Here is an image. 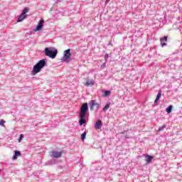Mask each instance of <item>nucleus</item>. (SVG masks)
Segmentation results:
<instances>
[{"label":"nucleus","mask_w":182,"mask_h":182,"mask_svg":"<svg viewBox=\"0 0 182 182\" xmlns=\"http://www.w3.org/2000/svg\"><path fill=\"white\" fill-rule=\"evenodd\" d=\"M87 110H89V107L87 102L82 104L80 111V125L82 126L86 123V114H87Z\"/></svg>","instance_id":"obj_1"},{"label":"nucleus","mask_w":182,"mask_h":182,"mask_svg":"<svg viewBox=\"0 0 182 182\" xmlns=\"http://www.w3.org/2000/svg\"><path fill=\"white\" fill-rule=\"evenodd\" d=\"M45 55L46 56H48V58H51V59H55L56 58V55H58V50L53 48H46Z\"/></svg>","instance_id":"obj_2"},{"label":"nucleus","mask_w":182,"mask_h":182,"mask_svg":"<svg viewBox=\"0 0 182 182\" xmlns=\"http://www.w3.org/2000/svg\"><path fill=\"white\" fill-rule=\"evenodd\" d=\"M45 65H46L45 60H40L36 65L33 66L34 73H39L42 68L45 67Z\"/></svg>","instance_id":"obj_3"},{"label":"nucleus","mask_w":182,"mask_h":182,"mask_svg":"<svg viewBox=\"0 0 182 182\" xmlns=\"http://www.w3.org/2000/svg\"><path fill=\"white\" fill-rule=\"evenodd\" d=\"M100 107V104L96 101V100H92L90 103V109L91 112H93L95 110V112H97L99 110V108Z\"/></svg>","instance_id":"obj_4"},{"label":"nucleus","mask_w":182,"mask_h":182,"mask_svg":"<svg viewBox=\"0 0 182 182\" xmlns=\"http://www.w3.org/2000/svg\"><path fill=\"white\" fill-rule=\"evenodd\" d=\"M70 56H72V53H70V49L65 50L63 52V58L62 59V61L66 63L69 62Z\"/></svg>","instance_id":"obj_5"},{"label":"nucleus","mask_w":182,"mask_h":182,"mask_svg":"<svg viewBox=\"0 0 182 182\" xmlns=\"http://www.w3.org/2000/svg\"><path fill=\"white\" fill-rule=\"evenodd\" d=\"M63 154V151H53L52 156L53 157H55V159H58L59 157L62 156V154Z\"/></svg>","instance_id":"obj_6"},{"label":"nucleus","mask_w":182,"mask_h":182,"mask_svg":"<svg viewBox=\"0 0 182 182\" xmlns=\"http://www.w3.org/2000/svg\"><path fill=\"white\" fill-rule=\"evenodd\" d=\"M42 28H43V18H41L38 23V26H36V28H35V31H41V29H42Z\"/></svg>","instance_id":"obj_7"},{"label":"nucleus","mask_w":182,"mask_h":182,"mask_svg":"<svg viewBox=\"0 0 182 182\" xmlns=\"http://www.w3.org/2000/svg\"><path fill=\"white\" fill-rule=\"evenodd\" d=\"M160 42L162 48L164 46H167V43H166L167 42V36H164L163 38H160Z\"/></svg>","instance_id":"obj_8"},{"label":"nucleus","mask_w":182,"mask_h":182,"mask_svg":"<svg viewBox=\"0 0 182 182\" xmlns=\"http://www.w3.org/2000/svg\"><path fill=\"white\" fill-rule=\"evenodd\" d=\"M95 85V81L93 80H87V82L85 83V86H93Z\"/></svg>","instance_id":"obj_9"},{"label":"nucleus","mask_w":182,"mask_h":182,"mask_svg":"<svg viewBox=\"0 0 182 182\" xmlns=\"http://www.w3.org/2000/svg\"><path fill=\"white\" fill-rule=\"evenodd\" d=\"M95 129L96 130H99V129H102V120H98L96 122Z\"/></svg>","instance_id":"obj_10"},{"label":"nucleus","mask_w":182,"mask_h":182,"mask_svg":"<svg viewBox=\"0 0 182 182\" xmlns=\"http://www.w3.org/2000/svg\"><path fill=\"white\" fill-rule=\"evenodd\" d=\"M14 155L13 156V160H16V159H18V157H21V151H14Z\"/></svg>","instance_id":"obj_11"},{"label":"nucleus","mask_w":182,"mask_h":182,"mask_svg":"<svg viewBox=\"0 0 182 182\" xmlns=\"http://www.w3.org/2000/svg\"><path fill=\"white\" fill-rule=\"evenodd\" d=\"M153 159H154V157L153 156L146 155V161L147 164H149V163H151V160H153Z\"/></svg>","instance_id":"obj_12"},{"label":"nucleus","mask_w":182,"mask_h":182,"mask_svg":"<svg viewBox=\"0 0 182 182\" xmlns=\"http://www.w3.org/2000/svg\"><path fill=\"white\" fill-rule=\"evenodd\" d=\"M28 12H29V8L26 7L23 9V19H26V14H28Z\"/></svg>","instance_id":"obj_13"},{"label":"nucleus","mask_w":182,"mask_h":182,"mask_svg":"<svg viewBox=\"0 0 182 182\" xmlns=\"http://www.w3.org/2000/svg\"><path fill=\"white\" fill-rule=\"evenodd\" d=\"M160 97H161V92H158V95H157L156 98L155 100V103H157V102H159V100H160Z\"/></svg>","instance_id":"obj_14"},{"label":"nucleus","mask_w":182,"mask_h":182,"mask_svg":"<svg viewBox=\"0 0 182 182\" xmlns=\"http://www.w3.org/2000/svg\"><path fill=\"white\" fill-rule=\"evenodd\" d=\"M171 110H173V105H169L166 109V112L168 114L171 113Z\"/></svg>","instance_id":"obj_15"},{"label":"nucleus","mask_w":182,"mask_h":182,"mask_svg":"<svg viewBox=\"0 0 182 182\" xmlns=\"http://www.w3.org/2000/svg\"><path fill=\"white\" fill-rule=\"evenodd\" d=\"M23 21V11L21 12V16L17 19V22H22Z\"/></svg>","instance_id":"obj_16"},{"label":"nucleus","mask_w":182,"mask_h":182,"mask_svg":"<svg viewBox=\"0 0 182 182\" xmlns=\"http://www.w3.org/2000/svg\"><path fill=\"white\" fill-rule=\"evenodd\" d=\"M109 107H110V104H107L103 109L104 112H107L109 109Z\"/></svg>","instance_id":"obj_17"},{"label":"nucleus","mask_w":182,"mask_h":182,"mask_svg":"<svg viewBox=\"0 0 182 182\" xmlns=\"http://www.w3.org/2000/svg\"><path fill=\"white\" fill-rule=\"evenodd\" d=\"M104 96L107 97V96H110V91H105Z\"/></svg>","instance_id":"obj_18"},{"label":"nucleus","mask_w":182,"mask_h":182,"mask_svg":"<svg viewBox=\"0 0 182 182\" xmlns=\"http://www.w3.org/2000/svg\"><path fill=\"white\" fill-rule=\"evenodd\" d=\"M166 129V125H164L159 128L158 132H163Z\"/></svg>","instance_id":"obj_19"},{"label":"nucleus","mask_w":182,"mask_h":182,"mask_svg":"<svg viewBox=\"0 0 182 182\" xmlns=\"http://www.w3.org/2000/svg\"><path fill=\"white\" fill-rule=\"evenodd\" d=\"M85 139H86V132L81 134V139L85 140Z\"/></svg>","instance_id":"obj_20"},{"label":"nucleus","mask_w":182,"mask_h":182,"mask_svg":"<svg viewBox=\"0 0 182 182\" xmlns=\"http://www.w3.org/2000/svg\"><path fill=\"white\" fill-rule=\"evenodd\" d=\"M22 139H23V135L21 134L20 137L18 138V143H21V141H22Z\"/></svg>","instance_id":"obj_21"},{"label":"nucleus","mask_w":182,"mask_h":182,"mask_svg":"<svg viewBox=\"0 0 182 182\" xmlns=\"http://www.w3.org/2000/svg\"><path fill=\"white\" fill-rule=\"evenodd\" d=\"M108 59H109V54H105V62H107Z\"/></svg>","instance_id":"obj_22"},{"label":"nucleus","mask_w":182,"mask_h":182,"mask_svg":"<svg viewBox=\"0 0 182 182\" xmlns=\"http://www.w3.org/2000/svg\"><path fill=\"white\" fill-rule=\"evenodd\" d=\"M4 123H5V121H4V119H0V126H4Z\"/></svg>","instance_id":"obj_23"},{"label":"nucleus","mask_w":182,"mask_h":182,"mask_svg":"<svg viewBox=\"0 0 182 182\" xmlns=\"http://www.w3.org/2000/svg\"><path fill=\"white\" fill-rule=\"evenodd\" d=\"M105 68H106V63H102L101 65V69H105Z\"/></svg>","instance_id":"obj_24"},{"label":"nucleus","mask_w":182,"mask_h":182,"mask_svg":"<svg viewBox=\"0 0 182 182\" xmlns=\"http://www.w3.org/2000/svg\"><path fill=\"white\" fill-rule=\"evenodd\" d=\"M107 1H110V0H107Z\"/></svg>","instance_id":"obj_25"}]
</instances>
